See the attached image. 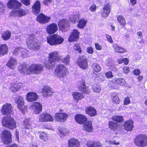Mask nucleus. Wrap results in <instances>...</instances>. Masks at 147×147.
<instances>
[{"instance_id": "cd10ccee", "label": "nucleus", "mask_w": 147, "mask_h": 147, "mask_svg": "<svg viewBox=\"0 0 147 147\" xmlns=\"http://www.w3.org/2000/svg\"><path fill=\"white\" fill-rule=\"evenodd\" d=\"M42 93L43 96L45 97L51 96L53 94V92L51 88L48 86H45L43 88Z\"/></svg>"}, {"instance_id": "3c124183", "label": "nucleus", "mask_w": 147, "mask_h": 147, "mask_svg": "<svg viewBox=\"0 0 147 147\" xmlns=\"http://www.w3.org/2000/svg\"><path fill=\"white\" fill-rule=\"evenodd\" d=\"M27 53H28V52L24 48H22L21 52V56L22 57H24L26 56Z\"/></svg>"}, {"instance_id": "0e129e2a", "label": "nucleus", "mask_w": 147, "mask_h": 147, "mask_svg": "<svg viewBox=\"0 0 147 147\" xmlns=\"http://www.w3.org/2000/svg\"><path fill=\"white\" fill-rule=\"evenodd\" d=\"M87 52L89 54H92L94 51L92 48L91 47H88L87 49Z\"/></svg>"}, {"instance_id": "2eb2a0df", "label": "nucleus", "mask_w": 147, "mask_h": 147, "mask_svg": "<svg viewBox=\"0 0 147 147\" xmlns=\"http://www.w3.org/2000/svg\"><path fill=\"white\" fill-rule=\"evenodd\" d=\"M57 24L52 23L48 25L46 28L47 33L49 34L55 33L57 30Z\"/></svg>"}, {"instance_id": "49530a36", "label": "nucleus", "mask_w": 147, "mask_h": 147, "mask_svg": "<svg viewBox=\"0 0 147 147\" xmlns=\"http://www.w3.org/2000/svg\"><path fill=\"white\" fill-rule=\"evenodd\" d=\"M73 49L74 51L78 52L79 53H81L82 52V50L79 43L75 44L73 47Z\"/></svg>"}, {"instance_id": "7c9ffc66", "label": "nucleus", "mask_w": 147, "mask_h": 147, "mask_svg": "<svg viewBox=\"0 0 147 147\" xmlns=\"http://www.w3.org/2000/svg\"><path fill=\"white\" fill-rule=\"evenodd\" d=\"M17 63V60L13 57H11L10 60L7 64V65L9 68L14 69Z\"/></svg>"}, {"instance_id": "a878e982", "label": "nucleus", "mask_w": 147, "mask_h": 147, "mask_svg": "<svg viewBox=\"0 0 147 147\" xmlns=\"http://www.w3.org/2000/svg\"><path fill=\"white\" fill-rule=\"evenodd\" d=\"M23 123L24 127L26 129V130L25 131L27 135H29L30 134V131H27V130H29L30 131L32 130L31 121L28 119H26L24 121Z\"/></svg>"}, {"instance_id": "9d476101", "label": "nucleus", "mask_w": 147, "mask_h": 147, "mask_svg": "<svg viewBox=\"0 0 147 147\" xmlns=\"http://www.w3.org/2000/svg\"><path fill=\"white\" fill-rule=\"evenodd\" d=\"M77 64L81 68L83 69H87L88 66L86 57L84 55L79 56Z\"/></svg>"}, {"instance_id": "f704fd0d", "label": "nucleus", "mask_w": 147, "mask_h": 147, "mask_svg": "<svg viewBox=\"0 0 147 147\" xmlns=\"http://www.w3.org/2000/svg\"><path fill=\"white\" fill-rule=\"evenodd\" d=\"M113 48L114 49V51L119 53H126V50L123 48L120 47L119 45L116 44H113L112 45Z\"/></svg>"}, {"instance_id": "423d86ee", "label": "nucleus", "mask_w": 147, "mask_h": 147, "mask_svg": "<svg viewBox=\"0 0 147 147\" xmlns=\"http://www.w3.org/2000/svg\"><path fill=\"white\" fill-rule=\"evenodd\" d=\"M26 43L28 48L35 50L38 49L39 45L36 41L34 36L33 35L29 36L27 40Z\"/></svg>"}, {"instance_id": "b1692460", "label": "nucleus", "mask_w": 147, "mask_h": 147, "mask_svg": "<svg viewBox=\"0 0 147 147\" xmlns=\"http://www.w3.org/2000/svg\"><path fill=\"white\" fill-rule=\"evenodd\" d=\"M80 85L79 88L81 92L86 94H88L90 92V90L88 87L86 86L85 82L84 81L82 80L81 81Z\"/></svg>"}, {"instance_id": "0eeeda50", "label": "nucleus", "mask_w": 147, "mask_h": 147, "mask_svg": "<svg viewBox=\"0 0 147 147\" xmlns=\"http://www.w3.org/2000/svg\"><path fill=\"white\" fill-rule=\"evenodd\" d=\"M1 137L3 142L5 144H8L11 142V134L8 130H4L1 133Z\"/></svg>"}, {"instance_id": "5fc2aeb1", "label": "nucleus", "mask_w": 147, "mask_h": 147, "mask_svg": "<svg viewBox=\"0 0 147 147\" xmlns=\"http://www.w3.org/2000/svg\"><path fill=\"white\" fill-rule=\"evenodd\" d=\"M77 16L76 15L71 16L70 18V20L73 23H75L76 21Z\"/></svg>"}, {"instance_id": "774afa93", "label": "nucleus", "mask_w": 147, "mask_h": 147, "mask_svg": "<svg viewBox=\"0 0 147 147\" xmlns=\"http://www.w3.org/2000/svg\"><path fill=\"white\" fill-rule=\"evenodd\" d=\"M96 7V6L95 5H93L90 7L89 9L92 11H95Z\"/></svg>"}, {"instance_id": "09e8293b", "label": "nucleus", "mask_w": 147, "mask_h": 147, "mask_svg": "<svg viewBox=\"0 0 147 147\" xmlns=\"http://www.w3.org/2000/svg\"><path fill=\"white\" fill-rule=\"evenodd\" d=\"M92 67L93 70L96 72H99L101 71V69L100 66L96 63L94 64Z\"/></svg>"}, {"instance_id": "bf43d9fd", "label": "nucleus", "mask_w": 147, "mask_h": 147, "mask_svg": "<svg viewBox=\"0 0 147 147\" xmlns=\"http://www.w3.org/2000/svg\"><path fill=\"white\" fill-rule=\"evenodd\" d=\"M23 3L26 6H28L30 4V0H21Z\"/></svg>"}, {"instance_id": "680f3d73", "label": "nucleus", "mask_w": 147, "mask_h": 147, "mask_svg": "<svg viewBox=\"0 0 147 147\" xmlns=\"http://www.w3.org/2000/svg\"><path fill=\"white\" fill-rule=\"evenodd\" d=\"M106 37L107 39V40L109 41L110 43H112L113 42V41L111 37L108 34L106 35Z\"/></svg>"}, {"instance_id": "39448f33", "label": "nucleus", "mask_w": 147, "mask_h": 147, "mask_svg": "<svg viewBox=\"0 0 147 147\" xmlns=\"http://www.w3.org/2000/svg\"><path fill=\"white\" fill-rule=\"evenodd\" d=\"M134 143L138 146L144 147L147 146V136L144 134L137 136L134 140Z\"/></svg>"}, {"instance_id": "4d7b16f0", "label": "nucleus", "mask_w": 147, "mask_h": 147, "mask_svg": "<svg viewBox=\"0 0 147 147\" xmlns=\"http://www.w3.org/2000/svg\"><path fill=\"white\" fill-rule=\"evenodd\" d=\"M109 143L110 145H118L119 144V143L113 140H111L109 141Z\"/></svg>"}, {"instance_id": "c85d7f7f", "label": "nucleus", "mask_w": 147, "mask_h": 147, "mask_svg": "<svg viewBox=\"0 0 147 147\" xmlns=\"http://www.w3.org/2000/svg\"><path fill=\"white\" fill-rule=\"evenodd\" d=\"M124 129L127 131H131L134 127L133 121L132 120H129L125 122L123 125Z\"/></svg>"}, {"instance_id": "864d4df0", "label": "nucleus", "mask_w": 147, "mask_h": 147, "mask_svg": "<svg viewBox=\"0 0 147 147\" xmlns=\"http://www.w3.org/2000/svg\"><path fill=\"white\" fill-rule=\"evenodd\" d=\"M105 75L108 78H111L113 76L112 73L111 71H109L105 73Z\"/></svg>"}, {"instance_id": "79ce46f5", "label": "nucleus", "mask_w": 147, "mask_h": 147, "mask_svg": "<svg viewBox=\"0 0 147 147\" xmlns=\"http://www.w3.org/2000/svg\"><path fill=\"white\" fill-rule=\"evenodd\" d=\"M109 127L112 130H115L117 128L118 124L117 123L111 121L109 122Z\"/></svg>"}, {"instance_id": "6e6d98bb", "label": "nucleus", "mask_w": 147, "mask_h": 147, "mask_svg": "<svg viewBox=\"0 0 147 147\" xmlns=\"http://www.w3.org/2000/svg\"><path fill=\"white\" fill-rule=\"evenodd\" d=\"M13 85L14 86V88H16L19 90L22 86V84L21 83H14Z\"/></svg>"}, {"instance_id": "37998d69", "label": "nucleus", "mask_w": 147, "mask_h": 147, "mask_svg": "<svg viewBox=\"0 0 147 147\" xmlns=\"http://www.w3.org/2000/svg\"><path fill=\"white\" fill-rule=\"evenodd\" d=\"M118 21L122 26H124L126 24V21L124 17L122 16H119L117 17Z\"/></svg>"}, {"instance_id": "7ed1b4c3", "label": "nucleus", "mask_w": 147, "mask_h": 147, "mask_svg": "<svg viewBox=\"0 0 147 147\" xmlns=\"http://www.w3.org/2000/svg\"><path fill=\"white\" fill-rule=\"evenodd\" d=\"M2 123L3 126L10 129H14L16 127L15 120L11 117H3Z\"/></svg>"}, {"instance_id": "6ab92c4d", "label": "nucleus", "mask_w": 147, "mask_h": 147, "mask_svg": "<svg viewBox=\"0 0 147 147\" xmlns=\"http://www.w3.org/2000/svg\"><path fill=\"white\" fill-rule=\"evenodd\" d=\"M26 11L22 9L12 11L10 13L11 15L14 16L21 17L26 15L27 14Z\"/></svg>"}, {"instance_id": "473e14b6", "label": "nucleus", "mask_w": 147, "mask_h": 147, "mask_svg": "<svg viewBox=\"0 0 147 147\" xmlns=\"http://www.w3.org/2000/svg\"><path fill=\"white\" fill-rule=\"evenodd\" d=\"M111 82L113 83L118 84L122 86H124L126 83L125 80L122 78H114L111 81Z\"/></svg>"}, {"instance_id": "c756f323", "label": "nucleus", "mask_w": 147, "mask_h": 147, "mask_svg": "<svg viewBox=\"0 0 147 147\" xmlns=\"http://www.w3.org/2000/svg\"><path fill=\"white\" fill-rule=\"evenodd\" d=\"M69 147H79L80 145L79 142L77 139L72 138L69 140Z\"/></svg>"}, {"instance_id": "e433bc0d", "label": "nucleus", "mask_w": 147, "mask_h": 147, "mask_svg": "<svg viewBox=\"0 0 147 147\" xmlns=\"http://www.w3.org/2000/svg\"><path fill=\"white\" fill-rule=\"evenodd\" d=\"M87 146L88 147H102V145L99 142L88 141L87 142Z\"/></svg>"}, {"instance_id": "412c9836", "label": "nucleus", "mask_w": 147, "mask_h": 147, "mask_svg": "<svg viewBox=\"0 0 147 147\" xmlns=\"http://www.w3.org/2000/svg\"><path fill=\"white\" fill-rule=\"evenodd\" d=\"M38 98V95L35 93L29 92L28 93L26 96V100L29 102H32L36 101Z\"/></svg>"}, {"instance_id": "c03bdc74", "label": "nucleus", "mask_w": 147, "mask_h": 147, "mask_svg": "<svg viewBox=\"0 0 147 147\" xmlns=\"http://www.w3.org/2000/svg\"><path fill=\"white\" fill-rule=\"evenodd\" d=\"M40 138L42 141H45L48 140V137L47 134L44 132H42L39 134Z\"/></svg>"}, {"instance_id": "de8ad7c7", "label": "nucleus", "mask_w": 147, "mask_h": 147, "mask_svg": "<svg viewBox=\"0 0 147 147\" xmlns=\"http://www.w3.org/2000/svg\"><path fill=\"white\" fill-rule=\"evenodd\" d=\"M93 90L95 92H100L101 91L100 88L98 84H94L92 86Z\"/></svg>"}, {"instance_id": "6e6552de", "label": "nucleus", "mask_w": 147, "mask_h": 147, "mask_svg": "<svg viewBox=\"0 0 147 147\" xmlns=\"http://www.w3.org/2000/svg\"><path fill=\"white\" fill-rule=\"evenodd\" d=\"M58 26L59 30L63 32H66L69 29L70 26L69 20L66 19H62L59 21Z\"/></svg>"}, {"instance_id": "a18cd8bd", "label": "nucleus", "mask_w": 147, "mask_h": 147, "mask_svg": "<svg viewBox=\"0 0 147 147\" xmlns=\"http://www.w3.org/2000/svg\"><path fill=\"white\" fill-rule=\"evenodd\" d=\"M112 119L119 123H121L123 120V119L121 116H114L112 117Z\"/></svg>"}, {"instance_id": "aec40b11", "label": "nucleus", "mask_w": 147, "mask_h": 147, "mask_svg": "<svg viewBox=\"0 0 147 147\" xmlns=\"http://www.w3.org/2000/svg\"><path fill=\"white\" fill-rule=\"evenodd\" d=\"M12 105L10 104H6L3 106L1 110L2 113L4 115H9L12 111Z\"/></svg>"}, {"instance_id": "4c0bfd02", "label": "nucleus", "mask_w": 147, "mask_h": 147, "mask_svg": "<svg viewBox=\"0 0 147 147\" xmlns=\"http://www.w3.org/2000/svg\"><path fill=\"white\" fill-rule=\"evenodd\" d=\"M87 22V20L84 18H81L79 21L78 27L81 29L83 28L86 26Z\"/></svg>"}, {"instance_id": "9b49d317", "label": "nucleus", "mask_w": 147, "mask_h": 147, "mask_svg": "<svg viewBox=\"0 0 147 147\" xmlns=\"http://www.w3.org/2000/svg\"><path fill=\"white\" fill-rule=\"evenodd\" d=\"M39 121L41 122H53L54 120L53 117L49 114L47 113H42L38 116Z\"/></svg>"}, {"instance_id": "2f4dec72", "label": "nucleus", "mask_w": 147, "mask_h": 147, "mask_svg": "<svg viewBox=\"0 0 147 147\" xmlns=\"http://www.w3.org/2000/svg\"><path fill=\"white\" fill-rule=\"evenodd\" d=\"M85 131L88 132H91L93 130V127L91 121H86L83 125Z\"/></svg>"}, {"instance_id": "bb28decb", "label": "nucleus", "mask_w": 147, "mask_h": 147, "mask_svg": "<svg viewBox=\"0 0 147 147\" xmlns=\"http://www.w3.org/2000/svg\"><path fill=\"white\" fill-rule=\"evenodd\" d=\"M85 111L90 117L94 116L97 115L96 111L94 108L91 106L86 107Z\"/></svg>"}, {"instance_id": "ea45409f", "label": "nucleus", "mask_w": 147, "mask_h": 147, "mask_svg": "<svg viewBox=\"0 0 147 147\" xmlns=\"http://www.w3.org/2000/svg\"><path fill=\"white\" fill-rule=\"evenodd\" d=\"M111 98L113 102L117 104L119 103V99L118 97V94L116 92L111 93Z\"/></svg>"}, {"instance_id": "13d9d810", "label": "nucleus", "mask_w": 147, "mask_h": 147, "mask_svg": "<svg viewBox=\"0 0 147 147\" xmlns=\"http://www.w3.org/2000/svg\"><path fill=\"white\" fill-rule=\"evenodd\" d=\"M130 102L129 97H127L125 98V99L124 105H127L130 103Z\"/></svg>"}, {"instance_id": "603ef678", "label": "nucleus", "mask_w": 147, "mask_h": 147, "mask_svg": "<svg viewBox=\"0 0 147 147\" xmlns=\"http://www.w3.org/2000/svg\"><path fill=\"white\" fill-rule=\"evenodd\" d=\"M22 48L17 47L16 48L15 50L13 51V55H17L20 52H21Z\"/></svg>"}, {"instance_id": "dca6fc26", "label": "nucleus", "mask_w": 147, "mask_h": 147, "mask_svg": "<svg viewBox=\"0 0 147 147\" xmlns=\"http://www.w3.org/2000/svg\"><path fill=\"white\" fill-rule=\"evenodd\" d=\"M67 117V115L66 113H58L55 114L54 117L56 121L63 122L65 121Z\"/></svg>"}, {"instance_id": "f8f14e48", "label": "nucleus", "mask_w": 147, "mask_h": 147, "mask_svg": "<svg viewBox=\"0 0 147 147\" xmlns=\"http://www.w3.org/2000/svg\"><path fill=\"white\" fill-rule=\"evenodd\" d=\"M30 107L33 110L34 113L36 114L39 113L42 109L41 105L39 102H36L32 103Z\"/></svg>"}, {"instance_id": "58836bf2", "label": "nucleus", "mask_w": 147, "mask_h": 147, "mask_svg": "<svg viewBox=\"0 0 147 147\" xmlns=\"http://www.w3.org/2000/svg\"><path fill=\"white\" fill-rule=\"evenodd\" d=\"M8 52V48L6 45H0V55H3Z\"/></svg>"}, {"instance_id": "f03ea898", "label": "nucleus", "mask_w": 147, "mask_h": 147, "mask_svg": "<svg viewBox=\"0 0 147 147\" xmlns=\"http://www.w3.org/2000/svg\"><path fill=\"white\" fill-rule=\"evenodd\" d=\"M68 73V68L63 64H60L57 66L54 74L57 78H61L66 76Z\"/></svg>"}, {"instance_id": "1a4fd4ad", "label": "nucleus", "mask_w": 147, "mask_h": 147, "mask_svg": "<svg viewBox=\"0 0 147 147\" xmlns=\"http://www.w3.org/2000/svg\"><path fill=\"white\" fill-rule=\"evenodd\" d=\"M14 100L15 103L17 104L18 109L22 112L26 109V107L24 105V99L22 96H18L14 97Z\"/></svg>"}, {"instance_id": "f257e3e1", "label": "nucleus", "mask_w": 147, "mask_h": 147, "mask_svg": "<svg viewBox=\"0 0 147 147\" xmlns=\"http://www.w3.org/2000/svg\"><path fill=\"white\" fill-rule=\"evenodd\" d=\"M43 69V66L40 64H32L29 66L21 64L18 67L19 71L26 75L39 74Z\"/></svg>"}, {"instance_id": "a211bd4d", "label": "nucleus", "mask_w": 147, "mask_h": 147, "mask_svg": "<svg viewBox=\"0 0 147 147\" xmlns=\"http://www.w3.org/2000/svg\"><path fill=\"white\" fill-rule=\"evenodd\" d=\"M80 32L77 30L74 29L73 30L69 35L68 40L69 42L76 41L78 39Z\"/></svg>"}, {"instance_id": "4be33fe9", "label": "nucleus", "mask_w": 147, "mask_h": 147, "mask_svg": "<svg viewBox=\"0 0 147 147\" xmlns=\"http://www.w3.org/2000/svg\"><path fill=\"white\" fill-rule=\"evenodd\" d=\"M32 11L34 14L37 15L40 12V1H36L33 4L32 7Z\"/></svg>"}, {"instance_id": "20e7f679", "label": "nucleus", "mask_w": 147, "mask_h": 147, "mask_svg": "<svg viewBox=\"0 0 147 147\" xmlns=\"http://www.w3.org/2000/svg\"><path fill=\"white\" fill-rule=\"evenodd\" d=\"M47 41V43L50 45H57L61 44L63 41L64 39L61 36L55 34L48 36Z\"/></svg>"}, {"instance_id": "8fccbe9b", "label": "nucleus", "mask_w": 147, "mask_h": 147, "mask_svg": "<svg viewBox=\"0 0 147 147\" xmlns=\"http://www.w3.org/2000/svg\"><path fill=\"white\" fill-rule=\"evenodd\" d=\"M70 57L67 55L62 61V62L65 65H68L69 64L70 62Z\"/></svg>"}, {"instance_id": "052dcab7", "label": "nucleus", "mask_w": 147, "mask_h": 147, "mask_svg": "<svg viewBox=\"0 0 147 147\" xmlns=\"http://www.w3.org/2000/svg\"><path fill=\"white\" fill-rule=\"evenodd\" d=\"M129 71L130 69L129 67H126L123 68V72L125 74H128Z\"/></svg>"}, {"instance_id": "393cba45", "label": "nucleus", "mask_w": 147, "mask_h": 147, "mask_svg": "<svg viewBox=\"0 0 147 147\" xmlns=\"http://www.w3.org/2000/svg\"><path fill=\"white\" fill-rule=\"evenodd\" d=\"M75 119L77 122L80 124L84 123L87 121V118L85 116L80 114L76 115Z\"/></svg>"}, {"instance_id": "69168bd1", "label": "nucleus", "mask_w": 147, "mask_h": 147, "mask_svg": "<svg viewBox=\"0 0 147 147\" xmlns=\"http://www.w3.org/2000/svg\"><path fill=\"white\" fill-rule=\"evenodd\" d=\"M95 46L96 49L97 50L100 51L102 49V47L98 43H95Z\"/></svg>"}, {"instance_id": "a19ab883", "label": "nucleus", "mask_w": 147, "mask_h": 147, "mask_svg": "<svg viewBox=\"0 0 147 147\" xmlns=\"http://www.w3.org/2000/svg\"><path fill=\"white\" fill-rule=\"evenodd\" d=\"M72 94L74 99L77 101L83 98L82 94L80 93L74 92Z\"/></svg>"}, {"instance_id": "c9c22d12", "label": "nucleus", "mask_w": 147, "mask_h": 147, "mask_svg": "<svg viewBox=\"0 0 147 147\" xmlns=\"http://www.w3.org/2000/svg\"><path fill=\"white\" fill-rule=\"evenodd\" d=\"M11 36V32L7 30L2 32L1 34V38L2 39L5 40L9 39Z\"/></svg>"}, {"instance_id": "f3484780", "label": "nucleus", "mask_w": 147, "mask_h": 147, "mask_svg": "<svg viewBox=\"0 0 147 147\" xmlns=\"http://www.w3.org/2000/svg\"><path fill=\"white\" fill-rule=\"evenodd\" d=\"M50 17L45 16L43 14H40L37 17L36 20L42 24H45L48 23L50 20Z\"/></svg>"}, {"instance_id": "72a5a7b5", "label": "nucleus", "mask_w": 147, "mask_h": 147, "mask_svg": "<svg viewBox=\"0 0 147 147\" xmlns=\"http://www.w3.org/2000/svg\"><path fill=\"white\" fill-rule=\"evenodd\" d=\"M57 61L55 60L49 58V60L45 62V67L47 68L52 69L54 67L55 64V62Z\"/></svg>"}, {"instance_id": "e2e57ef3", "label": "nucleus", "mask_w": 147, "mask_h": 147, "mask_svg": "<svg viewBox=\"0 0 147 147\" xmlns=\"http://www.w3.org/2000/svg\"><path fill=\"white\" fill-rule=\"evenodd\" d=\"M133 74L136 75H138L140 74V70L138 69H135L133 71Z\"/></svg>"}, {"instance_id": "4468645a", "label": "nucleus", "mask_w": 147, "mask_h": 147, "mask_svg": "<svg viewBox=\"0 0 147 147\" xmlns=\"http://www.w3.org/2000/svg\"><path fill=\"white\" fill-rule=\"evenodd\" d=\"M111 9V5L109 4H106L102 8L101 16L104 18L107 17L109 15Z\"/></svg>"}, {"instance_id": "ddd939ff", "label": "nucleus", "mask_w": 147, "mask_h": 147, "mask_svg": "<svg viewBox=\"0 0 147 147\" xmlns=\"http://www.w3.org/2000/svg\"><path fill=\"white\" fill-rule=\"evenodd\" d=\"M21 3L17 0H9L7 3L8 8L12 9H16L20 7Z\"/></svg>"}, {"instance_id": "5701e85b", "label": "nucleus", "mask_w": 147, "mask_h": 147, "mask_svg": "<svg viewBox=\"0 0 147 147\" xmlns=\"http://www.w3.org/2000/svg\"><path fill=\"white\" fill-rule=\"evenodd\" d=\"M59 54V53L57 51L51 52L49 54V58H51L57 61H59L62 60V56Z\"/></svg>"}, {"instance_id": "338daca9", "label": "nucleus", "mask_w": 147, "mask_h": 147, "mask_svg": "<svg viewBox=\"0 0 147 147\" xmlns=\"http://www.w3.org/2000/svg\"><path fill=\"white\" fill-rule=\"evenodd\" d=\"M52 0H44L43 3L45 5H48L52 2Z\"/></svg>"}]
</instances>
